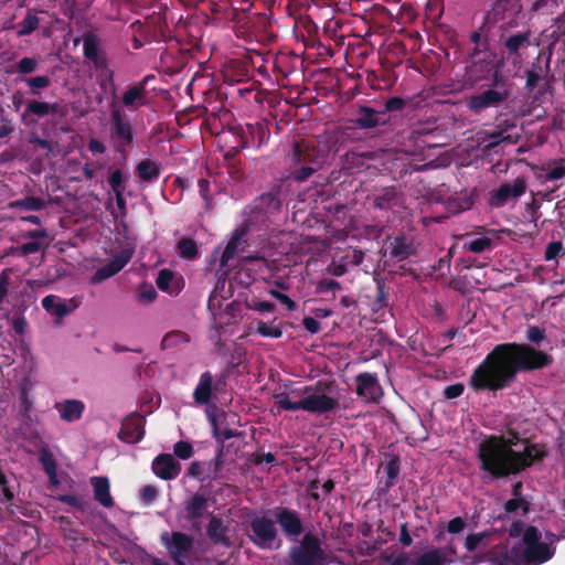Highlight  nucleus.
I'll return each mask as SVG.
<instances>
[{
	"label": "nucleus",
	"mask_w": 565,
	"mask_h": 565,
	"mask_svg": "<svg viewBox=\"0 0 565 565\" xmlns=\"http://www.w3.org/2000/svg\"><path fill=\"white\" fill-rule=\"evenodd\" d=\"M511 95V89L487 88L470 96L467 100V108L473 114H480L489 108H498L505 103Z\"/></svg>",
	"instance_id": "12"
},
{
	"label": "nucleus",
	"mask_w": 565,
	"mask_h": 565,
	"mask_svg": "<svg viewBox=\"0 0 565 565\" xmlns=\"http://www.w3.org/2000/svg\"><path fill=\"white\" fill-rule=\"evenodd\" d=\"M546 338L545 330L539 326H530L526 330V339L535 344L541 343Z\"/></svg>",
	"instance_id": "64"
},
{
	"label": "nucleus",
	"mask_w": 565,
	"mask_h": 565,
	"mask_svg": "<svg viewBox=\"0 0 565 565\" xmlns=\"http://www.w3.org/2000/svg\"><path fill=\"white\" fill-rule=\"evenodd\" d=\"M527 189L524 177H518L512 183H502L498 189L490 192L489 204L492 207H503L510 200H518Z\"/></svg>",
	"instance_id": "13"
},
{
	"label": "nucleus",
	"mask_w": 565,
	"mask_h": 565,
	"mask_svg": "<svg viewBox=\"0 0 565 565\" xmlns=\"http://www.w3.org/2000/svg\"><path fill=\"white\" fill-rule=\"evenodd\" d=\"M352 122L360 129H373L386 126L390 122V116L385 111L376 110L370 106H360Z\"/></svg>",
	"instance_id": "19"
},
{
	"label": "nucleus",
	"mask_w": 565,
	"mask_h": 565,
	"mask_svg": "<svg viewBox=\"0 0 565 565\" xmlns=\"http://www.w3.org/2000/svg\"><path fill=\"white\" fill-rule=\"evenodd\" d=\"M467 527V521L462 516H456L448 521L445 533L447 532L450 535L460 534Z\"/></svg>",
	"instance_id": "58"
},
{
	"label": "nucleus",
	"mask_w": 565,
	"mask_h": 565,
	"mask_svg": "<svg viewBox=\"0 0 565 565\" xmlns=\"http://www.w3.org/2000/svg\"><path fill=\"white\" fill-rule=\"evenodd\" d=\"M553 358L530 344L507 342L495 345L473 370L469 385L475 392H497L507 388L521 371L541 370Z\"/></svg>",
	"instance_id": "1"
},
{
	"label": "nucleus",
	"mask_w": 565,
	"mask_h": 565,
	"mask_svg": "<svg viewBox=\"0 0 565 565\" xmlns=\"http://www.w3.org/2000/svg\"><path fill=\"white\" fill-rule=\"evenodd\" d=\"M174 275L169 269H162L159 271L156 284L157 287L162 291H169L170 290V284L173 280Z\"/></svg>",
	"instance_id": "60"
},
{
	"label": "nucleus",
	"mask_w": 565,
	"mask_h": 565,
	"mask_svg": "<svg viewBox=\"0 0 565 565\" xmlns=\"http://www.w3.org/2000/svg\"><path fill=\"white\" fill-rule=\"evenodd\" d=\"M207 498L201 493H194L184 501L186 520L202 519L207 510Z\"/></svg>",
	"instance_id": "31"
},
{
	"label": "nucleus",
	"mask_w": 565,
	"mask_h": 565,
	"mask_svg": "<svg viewBox=\"0 0 565 565\" xmlns=\"http://www.w3.org/2000/svg\"><path fill=\"white\" fill-rule=\"evenodd\" d=\"M160 542L174 565H186V562L194 554L195 540L185 532L166 531L160 535Z\"/></svg>",
	"instance_id": "9"
},
{
	"label": "nucleus",
	"mask_w": 565,
	"mask_h": 565,
	"mask_svg": "<svg viewBox=\"0 0 565 565\" xmlns=\"http://www.w3.org/2000/svg\"><path fill=\"white\" fill-rule=\"evenodd\" d=\"M281 207V201L278 193L266 192L257 198L255 209L265 214H273L279 211Z\"/></svg>",
	"instance_id": "40"
},
{
	"label": "nucleus",
	"mask_w": 565,
	"mask_h": 565,
	"mask_svg": "<svg viewBox=\"0 0 565 565\" xmlns=\"http://www.w3.org/2000/svg\"><path fill=\"white\" fill-rule=\"evenodd\" d=\"M438 550L430 548L416 557L407 553H402L392 563V565H448L439 555Z\"/></svg>",
	"instance_id": "25"
},
{
	"label": "nucleus",
	"mask_w": 565,
	"mask_h": 565,
	"mask_svg": "<svg viewBox=\"0 0 565 565\" xmlns=\"http://www.w3.org/2000/svg\"><path fill=\"white\" fill-rule=\"evenodd\" d=\"M437 543L445 542V545L440 547H433L434 550L439 551V555L445 562L449 564H454L458 558V548L455 540V535H451L449 539L446 537V533L444 530H440L434 537Z\"/></svg>",
	"instance_id": "33"
},
{
	"label": "nucleus",
	"mask_w": 565,
	"mask_h": 565,
	"mask_svg": "<svg viewBox=\"0 0 565 565\" xmlns=\"http://www.w3.org/2000/svg\"><path fill=\"white\" fill-rule=\"evenodd\" d=\"M303 397L298 402H291L287 393H279L275 396L277 406L282 411L297 412L306 411L311 414H326L339 406V401L326 394H318L313 386L307 385L301 391Z\"/></svg>",
	"instance_id": "5"
},
{
	"label": "nucleus",
	"mask_w": 565,
	"mask_h": 565,
	"mask_svg": "<svg viewBox=\"0 0 565 565\" xmlns=\"http://www.w3.org/2000/svg\"><path fill=\"white\" fill-rule=\"evenodd\" d=\"M224 82L238 84L249 78L248 64L241 60L230 61L223 70Z\"/></svg>",
	"instance_id": "29"
},
{
	"label": "nucleus",
	"mask_w": 565,
	"mask_h": 565,
	"mask_svg": "<svg viewBox=\"0 0 565 565\" xmlns=\"http://www.w3.org/2000/svg\"><path fill=\"white\" fill-rule=\"evenodd\" d=\"M328 555L318 535L308 531L288 551L286 565H328Z\"/></svg>",
	"instance_id": "6"
},
{
	"label": "nucleus",
	"mask_w": 565,
	"mask_h": 565,
	"mask_svg": "<svg viewBox=\"0 0 565 565\" xmlns=\"http://www.w3.org/2000/svg\"><path fill=\"white\" fill-rule=\"evenodd\" d=\"M14 131V124L10 115L0 106V139Z\"/></svg>",
	"instance_id": "52"
},
{
	"label": "nucleus",
	"mask_w": 565,
	"mask_h": 565,
	"mask_svg": "<svg viewBox=\"0 0 565 565\" xmlns=\"http://www.w3.org/2000/svg\"><path fill=\"white\" fill-rule=\"evenodd\" d=\"M275 521L279 524L282 533L289 537H298L303 533V523L296 510L288 508H276L273 511Z\"/></svg>",
	"instance_id": "15"
},
{
	"label": "nucleus",
	"mask_w": 565,
	"mask_h": 565,
	"mask_svg": "<svg viewBox=\"0 0 565 565\" xmlns=\"http://www.w3.org/2000/svg\"><path fill=\"white\" fill-rule=\"evenodd\" d=\"M108 183L114 193L124 192L125 186L122 172L119 169L113 171L108 178Z\"/></svg>",
	"instance_id": "62"
},
{
	"label": "nucleus",
	"mask_w": 565,
	"mask_h": 565,
	"mask_svg": "<svg viewBox=\"0 0 565 565\" xmlns=\"http://www.w3.org/2000/svg\"><path fill=\"white\" fill-rule=\"evenodd\" d=\"M185 342H189V337L185 332L183 331H170L168 332L162 341H161V348L163 350L166 349H171L175 345H179L181 343H185Z\"/></svg>",
	"instance_id": "48"
},
{
	"label": "nucleus",
	"mask_w": 565,
	"mask_h": 565,
	"mask_svg": "<svg viewBox=\"0 0 565 565\" xmlns=\"http://www.w3.org/2000/svg\"><path fill=\"white\" fill-rule=\"evenodd\" d=\"M99 40L96 35L88 33L83 38L84 56L93 62L97 67L106 65L105 58H102L98 53Z\"/></svg>",
	"instance_id": "37"
},
{
	"label": "nucleus",
	"mask_w": 565,
	"mask_h": 565,
	"mask_svg": "<svg viewBox=\"0 0 565 565\" xmlns=\"http://www.w3.org/2000/svg\"><path fill=\"white\" fill-rule=\"evenodd\" d=\"M90 484L94 491V499L104 508L115 505L114 498L110 494V483L107 477L95 476L90 478Z\"/></svg>",
	"instance_id": "28"
},
{
	"label": "nucleus",
	"mask_w": 565,
	"mask_h": 565,
	"mask_svg": "<svg viewBox=\"0 0 565 565\" xmlns=\"http://www.w3.org/2000/svg\"><path fill=\"white\" fill-rule=\"evenodd\" d=\"M108 131L113 150L126 159L128 150L137 142V134L130 119L118 108L110 111Z\"/></svg>",
	"instance_id": "7"
},
{
	"label": "nucleus",
	"mask_w": 565,
	"mask_h": 565,
	"mask_svg": "<svg viewBox=\"0 0 565 565\" xmlns=\"http://www.w3.org/2000/svg\"><path fill=\"white\" fill-rule=\"evenodd\" d=\"M162 172V163L152 159H143L136 167L137 177L143 182L156 181Z\"/></svg>",
	"instance_id": "35"
},
{
	"label": "nucleus",
	"mask_w": 565,
	"mask_h": 565,
	"mask_svg": "<svg viewBox=\"0 0 565 565\" xmlns=\"http://www.w3.org/2000/svg\"><path fill=\"white\" fill-rule=\"evenodd\" d=\"M122 104L127 108L137 109L147 104V89L142 83L129 86L122 95Z\"/></svg>",
	"instance_id": "34"
},
{
	"label": "nucleus",
	"mask_w": 565,
	"mask_h": 565,
	"mask_svg": "<svg viewBox=\"0 0 565 565\" xmlns=\"http://www.w3.org/2000/svg\"><path fill=\"white\" fill-rule=\"evenodd\" d=\"M338 28L339 23L338 21L330 20L323 28L324 34L333 39L337 43V45H343L344 44V35L338 34Z\"/></svg>",
	"instance_id": "59"
},
{
	"label": "nucleus",
	"mask_w": 565,
	"mask_h": 565,
	"mask_svg": "<svg viewBox=\"0 0 565 565\" xmlns=\"http://www.w3.org/2000/svg\"><path fill=\"white\" fill-rule=\"evenodd\" d=\"M40 24V19L36 14L28 11L26 15L23 18L21 22H19V30L17 32L18 36H25L34 32Z\"/></svg>",
	"instance_id": "46"
},
{
	"label": "nucleus",
	"mask_w": 565,
	"mask_h": 565,
	"mask_svg": "<svg viewBox=\"0 0 565 565\" xmlns=\"http://www.w3.org/2000/svg\"><path fill=\"white\" fill-rule=\"evenodd\" d=\"M516 444L502 435H490L477 448V460L483 479L490 481L516 476L536 462H541L547 451L540 444L523 441V449L515 450Z\"/></svg>",
	"instance_id": "3"
},
{
	"label": "nucleus",
	"mask_w": 565,
	"mask_h": 565,
	"mask_svg": "<svg viewBox=\"0 0 565 565\" xmlns=\"http://www.w3.org/2000/svg\"><path fill=\"white\" fill-rule=\"evenodd\" d=\"M388 255L397 262L407 259L414 252L413 245L404 235L388 238Z\"/></svg>",
	"instance_id": "30"
},
{
	"label": "nucleus",
	"mask_w": 565,
	"mask_h": 565,
	"mask_svg": "<svg viewBox=\"0 0 565 565\" xmlns=\"http://www.w3.org/2000/svg\"><path fill=\"white\" fill-rule=\"evenodd\" d=\"M489 50H482L478 45H475L470 52L468 53L467 61L469 65L467 66V74L473 81H479L482 77V74H478V67H490L491 61L481 57L482 53L488 52Z\"/></svg>",
	"instance_id": "32"
},
{
	"label": "nucleus",
	"mask_w": 565,
	"mask_h": 565,
	"mask_svg": "<svg viewBox=\"0 0 565 565\" xmlns=\"http://www.w3.org/2000/svg\"><path fill=\"white\" fill-rule=\"evenodd\" d=\"M228 527L220 516L211 514L206 526V535L214 545L231 547L232 541L228 536Z\"/></svg>",
	"instance_id": "26"
},
{
	"label": "nucleus",
	"mask_w": 565,
	"mask_h": 565,
	"mask_svg": "<svg viewBox=\"0 0 565 565\" xmlns=\"http://www.w3.org/2000/svg\"><path fill=\"white\" fill-rule=\"evenodd\" d=\"M8 207L10 210L41 211L46 207V201L38 196H24L11 201Z\"/></svg>",
	"instance_id": "41"
},
{
	"label": "nucleus",
	"mask_w": 565,
	"mask_h": 565,
	"mask_svg": "<svg viewBox=\"0 0 565 565\" xmlns=\"http://www.w3.org/2000/svg\"><path fill=\"white\" fill-rule=\"evenodd\" d=\"M220 381L214 382V377L210 371L203 372L199 382L193 391V401L199 406H207L214 398L218 391Z\"/></svg>",
	"instance_id": "18"
},
{
	"label": "nucleus",
	"mask_w": 565,
	"mask_h": 565,
	"mask_svg": "<svg viewBox=\"0 0 565 565\" xmlns=\"http://www.w3.org/2000/svg\"><path fill=\"white\" fill-rule=\"evenodd\" d=\"M224 142V160L231 168H236L239 163V160H237L238 153L243 149L249 148L244 127L237 126L231 128Z\"/></svg>",
	"instance_id": "14"
},
{
	"label": "nucleus",
	"mask_w": 565,
	"mask_h": 565,
	"mask_svg": "<svg viewBox=\"0 0 565 565\" xmlns=\"http://www.w3.org/2000/svg\"><path fill=\"white\" fill-rule=\"evenodd\" d=\"M492 244H493V242L490 237L481 236V237L473 238L469 242H466L463 245V248L471 253L480 254L488 249H491Z\"/></svg>",
	"instance_id": "47"
},
{
	"label": "nucleus",
	"mask_w": 565,
	"mask_h": 565,
	"mask_svg": "<svg viewBox=\"0 0 565 565\" xmlns=\"http://www.w3.org/2000/svg\"><path fill=\"white\" fill-rule=\"evenodd\" d=\"M177 247L180 256L184 259H195L199 256V248L193 238L182 237Z\"/></svg>",
	"instance_id": "45"
},
{
	"label": "nucleus",
	"mask_w": 565,
	"mask_h": 565,
	"mask_svg": "<svg viewBox=\"0 0 565 565\" xmlns=\"http://www.w3.org/2000/svg\"><path fill=\"white\" fill-rule=\"evenodd\" d=\"M57 500L62 503L68 504L73 508H76L77 510H79L82 512H85L88 507L87 501H84L74 494H60L57 497Z\"/></svg>",
	"instance_id": "55"
},
{
	"label": "nucleus",
	"mask_w": 565,
	"mask_h": 565,
	"mask_svg": "<svg viewBox=\"0 0 565 565\" xmlns=\"http://www.w3.org/2000/svg\"><path fill=\"white\" fill-rule=\"evenodd\" d=\"M173 451L174 455L182 460L191 458L194 452L192 444L185 440H179L175 443L173 446Z\"/></svg>",
	"instance_id": "54"
},
{
	"label": "nucleus",
	"mask_w": 565,
	"mask_h": 565,
	"mask_svg": "<svg viewBox=\"0 0 565 565\" xmlns=\"http://www.w3.org/2000/svg\"><path fill=\"white\" fill-rule=\"evenodd\" d=\"M388 306V292L385 290V286L382 282H377L376 296L372 302V311L379 312Z\"/></svg>",
	"instance_id": "49"
},
{
	"label": "nucleus",
	"mask_w": 565,
	"mask_h": 565,
	"mask_svg": "<svg viewBox=\"0 0 565 565\" xmlns=\"http://www.w3.org/2000/svg\"><path fill=\"white\" fill-rule=\"evenodd\" d=\"M396 188L387 186L382 189V191L374 196L373 204L376 209L388 210L396 204Z\"/></svg>",
	"instance_id": "43"
},
{
	"label": "nucleus",
	"mask_w": 565,
	"mask_h": 565,
	"mask_svg": "<svg viewBox=\"0 0 565 565\" xmlns=\"http://www.w3.org/2000/svg\"><path fill=\"white\" fill-rule=\"evenodd\" d=\"M292 162L291 177L297 182L308 180L324 162V153L309 140L295 141L289 152Z\"/></svg>",
	"instance_id": "4"
},
{
	"label": "nucleus",
	"mask_w": 565,
	"mask_h": 565,
	"mask_svg": "<svg viewBox=\"0 0 565 565\" xmlns=\"http://www.w3.org/2000/svg\"><path fill=\"white\" fill-rule=\"evenodd\" d=\"M509 536L519 539L511 547L505 543L491 546L486 552L475 555V564L487 562L490 565H542L555 555L554 542L557 536L542 531L523 521H513L509 527Z\"/></svg>",
	"instance_id": "2"
},
{
	"label": "nucleus",
	"mask_w": 565,
	"mask_h": 565,
	"mask_svg": "<svg viewBox=\"0 0 565 565\" xmlns=\"http://www.w3.org/2000/svg\"><path fill=\"white\" fill-rule=\"evenodd\" d=\"M128 257L124 256L115 257L111 262L96 270L92 278V281L94 284H98L115 276L125 267V265L128 263Z\"/></svg>",
	"instance_id": "36"
},
{
	"label": "nucleus",
	"mask_w": 565,
	"mask_h": 565,
	"mask_svg": "<svg viewBox=\"0 0 565 565\" xmlns=\"http://www.w3.org/2000/svg\"><path fill=\"white\" fill-rule=\"evenodd\" d=\"M495 128L500 129L501 132L507 134L516 128L515 118H508L505 115L500 114L495 117Z\"/></svg>",
	"instance_id": "61"
},
{
	"label": "nucleus",
	"mask_w": 565,
	"mask_h": 565,
	"mask_svg": "<svg viewBox=\"0 0 565 565\" xmlns=\"http://www.w3.org/2000/svg\"><path fill=\"white\" fill-rule=\"evenodd\" d=\"M145 434V417L135 412L122 419L118 438L127 444H138Z\"/></svg>",
	"instance_id": "17"
},
{
	"label": "nucleus",
	"mask_w": 565,
	"mask_h": 565,
	"mask_svg": "<svg viewBox=\"0 0 565 565\" xmlns=\"http://www.w3.org/2000/svg\"><path fill=\"white\" fill-rule=\"evenodd\" d=\"M500 30V52L512 63H518L522 60L523 52L531 46L532 32L529 28L518 32L512 30Z\"/></svg>",
	"instance_id": "10"
},
{
	"label": "nucleus",
	"mask_w": 565,
	"mask_h": 565,
	"mask_svg": "<svg viewBox=\"0 0 565 565\" xmlns=\"http://www.w3.org/2000/svg\"><path fill=\"white\" fill-rule=\"evenodd\" d=\"M41 303L46 312L58 320L71 315L79 306V301L75 298L62 299L55 295L45 296Z\"/></svg>",
	"instance_id": "20"
},
{
	"label": "nucleus",
	"mask_w": 565,
	"mask_h": 565,
	"mask_svg": "<svg viewBox=\"0 0 565 565\" xmlns=\"http://www.w3.org/2000/svg\"><path fill=\"white\" fill-rule=\"evenodd\" d=\"M269 121L257 120L255 122H248L244 126L246 138L248 139L249 147L257 149L267 145L270 139Z\"/></svg>",
	"instance_id": "24"
},
{
	"label": "nucleus",
	"mask_w": 565,
	"mask_h": 565,
	"mask_svg": "<svg viewBox=\"0 0 565 565\" xmlns=\"http://www.w3.org/2000/svg\"><path fill=\"white\" fill-rule=\"evenodd\" d=\"M60 109L61 105L57 102L47 103L39 99H28L25 103V109L21 114V121L25 126H31L40 118L58 114Z\"/></svg>",
	"instance_id": "16"
},
{
	"label": "nucleus",
	"mask_w": 565,
	"mask_h": 565,
	"mask_svg": "<svg viewBox=\"0 0 565 565\" xmlns=\"http://www.w3.org/2000/svg\"><path fill=\"white\" fill-rule=\"evenodd\" d=\"M494 534V530L470 533L465 539V548L468 553H475L479 548H484L489 545Z\"/></svg>",
	"instance_id": "39"
},
{
	"label": "nucleus",
	"mask_w": 565,
	"mask_h": 565,
	"mask_svg": "<svg viewBox=\"0 0 565 565\" xmlns=\"http://www.w3.org/2000/svg\"><path fill=\"white\" fill-rule=\"evenodd\" d=\"M39 461L42 465L44 472L49 477L50 482L54 486L58 484L60 481L57 479L56 460L54 459V456L47 446H44L40 449Z\"/></svg>",
	"instance_id": "38"
},
{
	"label": "nucleus",
	"mask_w": 565,
	"mask_h": 565,
	"mask_svg": "<svg viewBox=\"0 0 565 565\" xmlns=\"http://www.w3.org/2000/svg\"><path fill=\"white\" fill-rule=\"evenodd\" d=\"M54 407L58 412L61 419L67 423L79 420L85 411V404L79 399H65L55 403Z\"/></svg>",
	"instance_id": "27"
},
{
	"label": "nucleus",
	"mask_w": 565,
	"mask_h": 565,
	"mask_svg": "<svg viewBox=\"0 0 565 565\" xmlns=\"http://www.w3.org/2000/svg\"><path fill=\"white\" fill-rule=\"evenodd\" d=\"M249 527L250 534L248 537L260 550H274L280 546L275 521L271 519L265 515L256 516L252 519Z\"/></svg>",
	"instance_id": "11"
},
{
	"label": "nucleus",
	"mask_w": 565,
	"mask_h": 565,
	"mask_svg": "<svg viewBox=\"0 0 565 565\" xmlns=\"http://www.w3.org/2000/svg\"><path fill=\"white\" fill-rule=\"evenodd\" d=\"M39 63L34 57H23L15 63V72L21 75L33 73Z\"/></svg>",
	"instance_id": "53"
},
{
	"label": "nucleus",
	"mask_w": 565,
	"mask_h": 565,
	"mask_svg": "<svg viewBox=\"0 0 565 565\" xmlns=\"http://www.w3.org/2000/svg\"><path fill=\"white\" fill-rule=\"evenodd\" d=\"M523 6L521 0H493L487 11L486 19L499 29L513 30L519 25Z\"/></svg>",
	"instance_id": "8"
},
{
	"label": "nucleus",
	"mask_w": 565,
	"mask_h": 565,
	"mask_svg": "<svg viewBox=\"0 0 565 565\" xmlns=\"http://www.w3.org/2000/svg\"><path fill=\"white\" fill-rule=\"evenodd\" d=\"M520 509L523 515L527 514L530 511V503L524 498H512L504 503L507 513H515Z\"/></svg>",
	"instance_id": "51"
},
{
	"label": "nucleus",
	"mask_w": 565,
	"mask_h": 565,
	"mask_svg": "<svg viewBox=\"0 0 565 565\" xmlns=\"http://www.w3.org/2000/svg\"><path fill=\"white\" fill-rule=\"evenodd\" d=\"M406 104V100L402 97H391L385 102L384 108L381 111H385L386 115L390 111H401L405 108Z\"/></svg>",
	"instance_id": "63"
},
{
	"label": "nucleus",
	"mask_w": 565,
	"mask_h": 565,
	"mask_svg": "<svg viewBox=\"0 0 565 565\" xmlns=\"http://www.w3.org/2000/svg\"><path fill=\"white\" fill-rule=\"evenodd\" d=\"M244 235L245 230H236L231 239L227 242L220 258V264L222 267L227 266L228 262L235 256Z\"/></svg>",
	"instance_id": "42"
},
{
	"label": "nucleus",
	"mask_w": 565,
	"mask_h": 565,
	"mask_svg": "<svg viewBox=\"0 0 565 565\" xmlns=\"http://www.w3.org/2000/svg\"><path fill=\"white\" fill-rule=\"evenodd\" d=\"M489 137L491 139H495L497 141H492L488 145V148H493L495 147L499 141H507L509 143H516L518 140H519V135L515 134V135H511V134H503L501 132L500 129L495 128V130H493L492 132L489 134Z\"/></svg>",
	"instance_id": "56"
},
{
	"label": "nucleus",
	"mask_w": 565,
	"mask_h": 565,
	"mask_svg": "<svg viewBox=\"0 0 565 565\" xmlns=\"http://www.w3.org/2000/svg\"><path fill=\"white\" fill-rule=\"evenodd\" d=\"M559 255L565 256L563 243L561 241H553L548 243L544 253L545 259L553 260Z\"/></svg>",
	"instance_id": "57"
},
{
	"label": "nucleus",
	"mask_w": 565,
	"mask_h": 565,
	"mask_svg": "<svg viewBox=\"0 0 565 565\" xmlns=\"http://www.w3.org/2000/svg\"><path fill=\"white\" fill-rule=\"evenodd\" d=\"M386 475L385 480H380L375 489L376 499H383L387 495L390 490L395 486L396 480L401 472V459L398 456H391L390 459L382 465Z\"/></svg>",
	"instance_id": "21"
},
{
	"label": "nucleus",
	"mask_w": 565,
	"mask_h": 565,
	"mask_svg": "<svg viewBox=\"0 0 565 565\" xmlns=\"http://www.w3.org/2000/svg\"><path fill=\"white\" fill-rule=\"evenodd\" d=\"M21 82L30 88V94L33 96H40L42 90L49 88L52 84L51 78L46 75L24 77L21 78Z\"/></svg>",
	"instance_id": "44"
},
{
	"label": "nucleus",
	"mask_w": 565,
	"mask_h": 565,
	"mask_svg": "<svg viewBox=\"0 0 565 565\" xmlns=\"http://www.w3.org/2000/svg\"><path fill=\"white\" fill-rule=\"evenodd\" d=\"M256 332L265 338L278 339L282 335V329L278 326H271L264 321H258Z\"/></svg>",
	"instance_id": "50"
},
{
	"label": "nucleus",
	"mask_w": 565,
	"mask_h": 565,
	"mask_svg": "<svg viewBox=\"0 0 565 565\" xmlns=\"http://www.w3.org/2000/svg\"><path fill=\"white\" fill-rule=\"evenodd\" d=\"M356 394L366 402H379L382 396V388L376 374L369 372L356 376Z\"/></svg>",
	"instance_id": "22"
},
{
	"label": "nucleus",
	"mask_w": 565,
	"mask_h": 565,
	"mask_svg": "<svg viewBox=\"0 0 565 565\" xmlns=\"http://www.w3.org/2000/svg\"><path fill=\"white\" fill-rule=\"evenodd\" d=\"M153 473L162 480H173L181 472V465L170 454L158 455L151 465Z\"/></svg>",
	"instance_id": "23"
}]
</instances>
